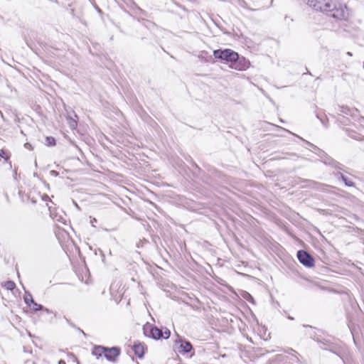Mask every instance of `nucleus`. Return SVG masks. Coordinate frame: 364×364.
<instances>
[{
    "label": "nucleus",
    "mask_w": 364,
    "mask_h": 364,
    "mask_svg": "<svg viewBox=\"0 0 364 364\" xmlns=\"http://www.w3.org/2000/svg\"><path fill=\"white\" fill-rule=\"evenodd\" d=\"M46 144L47 146H55V139L53 136H47L46 138Z\"/></svg>",
    "instance_id": "14"
},
{
    "label": "nucleus",
    "mask_w": 364,
    "mask_h": 364,
    "mask_svg": "<svg viewBox=\"0 0 364 364\" xmlns=\"http://www.w3.org/2000/svg\"><path fill=\"white\" fill-rule=\"evenodd\" d=\"M323 162L326 164V165H328V166H331L332 168H335V169H338V170H340V171H343V166L340 164L339 162L335 161L334 159H333L332 158L329 157V156H326L323 160Z\"/></svg>",
    "instance_id": "7"
},
{
    "label": "nucleus",
    "mask_w": 364,
    "mask_h": 364,
    "mask_svg": "<svg viewBox=\"0 0 364 364\" xmlns=\"http://www.w3.org/2000/svg\"><path fill=\"white\" fill-rule=\"evenodd\" d=\"M4 287L7 290H13L16 287V284L13 281H7L4 283Z\"/></svg>",
    "instance_id": "13"
},
{
    "label": "nucleus",
    "mask_w": 364,
    "mask_h": 364,
    "mask_svg": "<svg viewBox=\"0 0 364 364\" xmlns=\"http://www.w3.org/2000/svg\"><path fill=\"white\" fill-rule=\"evenodd\" d=\"M347 55H349V56H352V53L350 52H348Z\"/></svg>",
    "instance_id": "26"
},
{
    "label": "nucleus",
    "mask_w": 364,
    "mask_h": 364,
    "mask_svg": "<svg viewBox=\"0 0 364 364\" xmlns=\"http://www.w3.org/2000/svg\"><path fill=\"white\" fill-rule=\"evenodd\" d=\"M340 109H341V112L346 114H348V112L350 111L349 108L345 107H341Z\"/></svg>",
    "instance_id": "19"
},
{
    "label": "nucleus",
    "mask_w": 364,
    "mask_h": 364,
    "mask_svg": "<svg viewBox=\"0 0 364 364\" xmlns=\"http://www.w3.org/2000/svg\"><path fill=\"white\" fill-rule=\"evenodd\" d=\"M96 222V218H94L93 219V223H95Z\"/></svg>",
    "instance_id": "28"
},
{
    "label": "nucleus",
    "mask_w": 364,
    "mask_h": 364,
    "mask_svg": "<svg viewBox=\"0 0 364 364\" xmlns=\"http://www.w3.org/2000/svg\"><path fill=\"white\" fill-rule=\"evenodd\" d=\"M316 11H320L337 20H346L349 11L345 4L340 0H305Z\"/></svg>",
    "instance_id": "1"
},
{
    "label": "nucleus",
    "mask_w": 364,
    "mask_h": 364,
    "mask_svg": "<svg viewBox=\"0 0 364 364\" xmlns=\"http://www.w3.org/2000/svg\"><path fill=\"white\" fill-rule=\"evenodd\" d=\"M215 58L230 62V67L238 70H246L249 67V62L245 58H240L237 53L231 49L215 50L213 51Z\"/></svg>",
    "instance_id": "2"
},
{
    "label": "nucleus",
    "mask_w": 364,
    "mask_h": 364,
    "mask_svg": "<svg viewBox=\"0 0 364 364\" xmlns=\"http://www.w3.org/2000/svg\"><path fill=\"white\" fill-rule=\"evenodd\" d=\"M245 298L247 301H251V302H252V301H253V298H252V296L250 294H248V293H246V296H245Z\"/></svg>",
    "instance_id": "20"
},
{
    "label": "nucleus",
    "mask_w": 364,
    "mask_h": 364,
    "mask_svg": "<svg viewBox=\"0 0 364 364\" xmlns=\"http://www.w3.org/2000/svg\"><path fill=\"white\" fill-rule=\"evenodd\" d=\"M170 335H171L170 331L168 328H165L164 331H162L163 336L161 338L167 339L170 337Z\"/></svg>",
    "instance_id": "17"
},
{
    "label": "nucleus",
    "mask_w": 364,
    "mask_h": 364,
    "mask_svg": "<svg viewBox=\"0 0 364 364\" xmlns=\"http://www.w3.org/2000/svg\"><path fill=\"white\" fill-rule=\"evenodd\" d=\"M23 300L28 306L31 307V304H34V300L31 294L27 291H25Z\"/></svg>",
    "instance_id": "12"
},
{
    "label": "nucleus",
    "mask_w": 364,
    "mask_h": 364,
    "mask_svg": "<svg viewBox=\"0 0 364 364\" xmlns=\"http://www.w3.org/2000/svg\"><path fill=\"white\" fill-rule=\"evenodd\" d=\"M306 143H307V144H308L311 147H312L313 149H318V147H317L316 146L314 145L313 144H311V143H310V142H309V141H306Z\"/></svg>",
    "instance_id": "21"
},
{
    "label": "nucleus",
    "mask_w": 364,
    "mask_h": 364,
    "mask_svg": "<svg viewBox=\"0 0 364 364\" xmlns=\"http://www.w3.org/2000/svg\"><path fill=\"white\" fill-rule=\"evenodd\" d=\"M297 258L300 263L306 267H312L314 265V257L305 250H299Z\"/></svg>",
    "instance_id": "3"
},
{
    "label": "nucleus",
    "mask_w": 364,
    "mask_h": 364,
    "mask_svg": "<svg viewBox=\"0 0 364 364\" xmlns=\"http://www.w3.org/2000/svg\"><path fill=\"white\" fill-rule=\"evenodd\" d=\"M96 222V218H94L93 219V223H95Z\"/></svg>",
    "instance_id": "27"
},
{
    "label": "nucleus",
    "mask_w": 364,
    "mask_h": 364,
    "mask_svg": "<svg viewBox=\"0 0 364 364\" xmlns=\"http://www.w3.org/2000/svg\"><path fill=\"white\" fill-rule=\"evenodd\" d=\"M180 348H181V350L180 352H183L184 353H189L193 347L191 343L189 341H182Z\"/></svg>",
    "instance_id": "11"
},
{
    "label": "nucleus",
    "mask_w": 364,
    "mask_h": 364,
    "mask_svg": "<svg viewBox=\"0 0 364 364\" xmlns=\"http://www.w3.org/2000/svg\"><path fill=\"white\" fill-rule=\"evenodd\" d=\"M318 343H321L320 348L323 350H331V346L328 342H322L321 341H318Z\"/></svg>",
    "instance_id": "16"
},
{
    "label": "nucleus",
    "mask_w": 364,
    "mask_h": 364,
    "mask_svg": "<svg viewBox=\"0 0 364 364\" xmlns=\"http://www.w3.org/2000/svg\"><path fill=\"white\" fill-rule=\"evenodd\" d=\"M58 364H66V363H65V360H60L58 361Z\"/></svg>",
    "instance_id": "24"
},
{
    "label": "nucleus",
    "mask_w": 364,
    "mask_h": 364,
    "mask_svg": "<svg viewBox=\"0 0 364 364\" xmlns=\"http://www.w3.org/2000/svg\"><path fill=\"white\" fill-rule=\"evenodd\" d=\"M144 334L146 336L152 338L154 339H160L162 338V329H160L156 326H149L144 328Z\"/></svg>",
    "instance_id": "4"
},
{
    "label": "nucleus",
    "mask_w": 364,
    "mask_h": 364,
    "mask_svg": "<svg viewBox=\"0 0 364 364\" xmlns=\"http://www.w3.org/2000/svg\"><path fill=\"white\" fill-rule=\"evenodd\" d=\"M334 175L338 178H341L344 182V183L346 186H348V187H354L355 186V183L353 181H349L342 173H341V172L335 173Z\"/></svg>",
    "instance_id": "10"
},
{
    "label": "nucleus",
    "mask_w": 364,
    "mask_h": 364,
    "mask_svg": "<svg viewBox=\"0 0 364 364\" xmlns=\"http://www.w3.org/2000/svg\"><path fill=\"white\" fill-rule=\"evenodd\" d=\"M0 156L2 157V158H5V152L2 150V149H0Z\"/></svg>",
    "instance_id": "23"
},
{
    "label": "nucleus",
    "mask_w": 364,
    "mask_h": 364,
    "mask_svg": "<svg viewBox=\"0 0 364 364\" xmlns=\"http://www.w3.org/2000/svg\"><path fill=\"white\" fill-rule=\"evenodd\" d=\"M24 146H25L26 149H32V146H31V145L30 144H28V143H26V144H25V145H24Z\"/></svg>",
    "instance_id": "22"
},
{
    "label": "nucleus",
    "mask_w": 364,
    "mask_h": 364,
    "mask_svg": "<svg viewBox=\"0 0 364 364\" xmlns=\"http://www.w3.org/2000/svg\"><path fill=\"white\" fill-rule=\"evenodd\" d=\"M68 356L71 358L73 361L76 362L77 364H80L79 360H77V357L72 353H70L68 354Z\"/></svg>",
    "instance_id": "18"
},
{
    "label": "nucleus",
    "mask_w": 364,
    "mask_h": 364,
    "mask_svg": "<svg viewBox=\"0 0 364 364\" xmlns=\"http://www.w3.org/2000/svg\"><path fill=\"white\" fill-rule=\"evenodd\" d=\"M77 115L73 110L67 111L66 120L67 123L72 129H76L77 126Z\"/></svg>",
    "instance_id": "6"
},
{
    "label": "nucleus",
    "mask_w": 364,
    "mask_h": 364,
    "mask_svg": "<svg viewBox=\"0 0 364 364\" xmlns=\"http://www.w3.org/2000/svg\"><path fill=\"white\" fill-rule=\"evenodd\" d=\"M43 310H44V311H46L47 313H50V312L49 309H46V308H44V307H43Z\"/></svg>",
    "instance_id": "25"
},
{
    "label": "nucleus",
    "mask_w": 364,
    "mask_h": 364,
    "mask_svg": "<svg viewBox=\"0 0 364 364\" xmlns=\"http://www.w3.org/2000/svg\"><path fill=\"white\" fill-rule=\"evenodd\" d=\"M120 354V349L117 347L107 348L105 351V357L109 361L115 362Z\"/></svg>",
    "instance_id": "5"
},
{
    "label": "nucleus",
    "mask_w": 364,
    "mask_h": 364,
    "mask_svg": "<svg viewBox=\"0 0 364 364\" xmlns=\"http://www.w3.org/2000/svg\"><path fill=\"white\" fill-rule=\"evenodd\" d=\"M134 354L139 358H141L144 354V347L141 343L134 344L133 346Z\"/></svg>",
    "instance_id": "8"
},
{
    "label": "nucleus",
    "mask_w": 364,
    "mask_h": 364,
    "mask_svg": "<svg viewBox=\"0 0 364 364\" xmlns=\"http://www.w3.org/2000/svg\"><path fill=\"white\" fill-rule=\"evenodd\" d=\"M30 308L34 311H37L43 309V306L41 304H37L35 301H34V304H31V307H30Z\"/></svg>",
    "instance_id": "15"
},
{
    "label": "nucleus",
    "mask_w": 364,
    "mask_h": 364,
    "mask_svg": "<svg viewBox=\"0 0 364 364\" xmlns=\"http://www.w3.org/2000/svg\"><path fill=\"white\" fill-rule=\"evenodd\" d=\"M106 350V347L102 346H95L93 348L92 351V354L96 356L97 358L101 357L102 355H105V351Z\"/></svg>",
    "instance_id": "9"
}]
</instances>
